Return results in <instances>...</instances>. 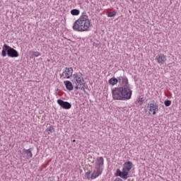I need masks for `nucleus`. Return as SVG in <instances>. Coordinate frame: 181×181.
Wrapping results in <instances>:
<instances>
[{
	"instance_id": "obj_1",
	"label": "nucleus",
	"mask_w": 181,
	"mask_h": 181,
	"mask_svg": "<svg viewBox=\"0 0 181 181\" xmlns=\"http://www.w3.org/2000/svg\"><path fill=\"white\" fill-rule=\"evenodd\" d=\"M118 83L122 86L119 88L112 89L113 100H119L120 101H128L132 97V90L129 86L128 78L126 76H119Z\"/></svg>"
},
{
	"instance_id": "obj_2",
	"label": "nucleus",
	"mask_w": 181,
	"mask_h": 181,
	"mask_svg": "<svg viewBox=\"0 0 181 181\" xmlns=\"http://www.w3.org/2000/svg\"><path fill=\"white\" fill-rule=\"evenodd\" d=\"M103 170H104V158L98 157L96 160H95V166L94 170L92 173L91 171H88L85 173V177L88 179V180H94V179H97L99 176L103 175Z\"/></svg>"
},
{
	"instance_id": "obj_3",
	"label": "nucleus",
	"mask_w": 181,
	"mask_h": 181,
	"mask_svg": "<svg viewBox=\"0 0 181 181\" xmlns=\"http://www.w3.org/2000/svg\"><path fill=\"white\" fill-rule=\"evenodd\" d=\"M90 19H88L87 13L83 12L79 18L74 23L72 29L75 32H87L90 29Z\"/></svg>"
},
{
	"instance_id": "obj_4",
	"label": "nucleus",
	"mask_w": 181,
	"mask_h": 181,
	"mask_svg": "<svg viewBox=\"0 0 181 181\" xmlns=\"http://www.w3.org/2000/svg\"><path fill=\"white\" fill-rule=\"evenodd\" d=\"M74 86H75V90H81L86 91V83H84V78H83V74L81 72L76 73L72 75L71 80Z\"/></svg>"
},
{
	"instance_id": "obj_5",
	"label": "nucleus",
	"mask_w": 181,
	"mask_h": 181,
	"mask_svg": "<svg viewBox=\"0 0 181 181\" xmlns=\"http://www.w3.org/2000/svg\"><path fill=\"white\" fill-rule=\"evenodd\" d=\"M133 166H134V164L132 163V162L131 161L125 162L123 164V168L122 171L119 169H117L115 173V176H119L124 180H127V179L129 177L128 175H129V171L131 170V169H132Z\"/></svg>"
},
{
	"instance_id": "obj_6",
	"label": "nucleus",
	"mask_w": 181,
	"mask_h": 181,
	"mask_svg": "<svg viewBox=\"0 0 181 181\" xmlns=\"http://www.w3.org/2000/svg\"><path fill=\"white\" fill-rule=\"evenodd\" d=\"M6 56L11 58L19 57V52L13 47H9V45L4 44L1 51V57H6Z\"/></svg>"
},
{
	"instance_id": "obj_7",
	"label": "nucleus",
	"mask_w": 181,
	"mask_h": 181,
	"mask_svg": "<svg viewBox=\"0 0 181 181\" xmlns=\"http://www.w3.org/2000/svg\"><path fill=\"white\" fill-rule=\"evenodd\" d=\"M57 104H59V105L64 110H70V108H71V103L66 102L62 99L57 100Z\"/></svg>"
},
{
	"instance_id": "obj_8",
	"label": "nucleus",
	"mask_w": 181,
	"mask_h": 181,
	"mask_svg": "<svg viewBox=\"0 0 181 181\" xmlns=\"http://www.w3.org/2000/svg\"><path fill=\"white\" fill-rule=\"evenodd\" d=\"M150 112H153V115H156L158 111H159V106L156 103H150L148 105Z\"/></svg>"
},
{
	"instance_id": "obj_9",
	"label": "nucleus",
	"mask_w": 181,
	"mask_h": 181,
	"mask_svg": "<svg viewBox=\"0 0 181 181\" xmlns=\"http://www.w3.org/2000/svg\"><path fill=\"white\" fill-rule=\"evenodd\" d=\"M62 76H64V78H70V77H73V68H65V71L62 73Z\"/></svg>"
},
{
	"instance_id": "obj_10",
	"label": "nucleus",
	"mask_w": 181,
	"mask_h": 181,
	"mask_svg": "<svg viewBox=\"0 0 181 181\" xmlns=\"http://www.w3.org/2000/svg\"><path fill=\"white\" fill-rule=\"evenodd\" d=\"M156 60L157 61V63L158 64H160L162 66V64H163L164 63L166 62V55L163 54H158L156 57Z\"/></svg>"
},
{
	"instance_id": "obj_11",
	"label": "nucleus",
	"mask_w": 181,
	"mask_h": 181,
	"mask_svg": "<svg viewBox=\"0 0 181 181\" xmlns=\"http://www.w3.org/2000/svg\"><path fill=\"white\" fill-rule=\"evenodd\" d=\"M22 152H23V156L25 159H30L33 156V154L32 153V148H29V149L24 148L23 149Z\"/></svg>"
},
{
	"instance_id": "obj_12",
	"label": "nucleus",
	"mask_w": 181,
	"mask_h": 181,
	"mask_svg": "<svg viewBox=\"0 0 181 181\" xmlns=\"http://www.w3.org/2000/svg\"><path fill=\"white\" fill-rule=\"evenodd\" d=\"M66 90H69V91H73V83L70 81H65L64 82Z\"/></svg>"
},
{
	"instance_id": "obj_13",
	"label": "nucleus",
	"mask_w": 181,
	"mask_h": 181,
	"mask_svg": "<svg viewBox=\"0 0 181 181\" xmlns=\"http://www.w3.org/2000/svg\"><path fill=\"white\" fill-rule=\"evenodd\" d=\"M108 83L110 86H115L116 84H118V78H111L110 79H109Z\"/></svg>"
},
{
	"instance_id": "obj_14",
	"label": "nucleus",
	"mask_w": 181,
	"mask_h": 181,
	"mask_svg": "<svg viewBox=\"0 0 181 181\" xmlns=\"http://www.w3.org/2000/svg\"><path fill=\"white\" fill-rule=\"evenodd\" d=\"M39 56H42V54L37 51H32L30 52V58L33 59L35 57H39Z\"/></svg>"
},
{
	"instance_id": "obj_15",
	"label": "nucleus",
	"mask_w": 181,
	"mask_h": 181,
	"mask_svg": "<svg viewBox=\"0 0 181 181\" xmlns=\"http://www.w3.org/2000/svg\"><path fill=\"white\" fill-rule=\"evenodd\" d=\"M136 105H142L144 104V98L139 97L135 101Z\"/></svg>"
},
{
	"instance_id": "obj_16",
	"label": "nucleus",
	"mask_w": 181,
	"mask_h": 181,
	"mask_svg": "<svg viewBox=\"0 0 181 181\" xmlns=\"http://www.w3.org/2000/svg\"><path fill=\"white\" fill-rule=\"evenodd\" d=\"M71 14L73 15V16H77L80 15V10L74 8L71 11Z\"/></svg>"
},
{
	"instance_id": "obj_17",
	"label": "nucleus",
	"mask_w": 181,
	"mask_h": 181,
	"mask_svg": "<svg viewBox=\"0 0 181 181\" xmlns=\"http://www.w3.org/2000/svg\"><path fill=\"white\" fill-rule=\"evenodd\" d=\"M47 132L49 135H50V134H53V132H54V127L53 126H49L47 128Z\"/></svg>"
},
{
	"instance_id": "obj_18",
	"label": "nucleus",
	"mask_w": 181,
	"mask_h": 181,
	"mask_svg": "<svg viewBox=\"0 0 181 181\" xmlns=\"http://www.w3.org/2000/svg\"><path fill=\"white\" fill-rule=\"evenodd\" d=\"M115 15H117V11H115L107 13L108 18H114V16H115Z\"/></svg>"
},
{
	"instance_id": "obj_19",
	"label": "nucleus",
	"mask_w": 181,
	"mask_h": 181,
	"mask_svg": "<svg viewBox=\"0 0 181 181\" xmlns=\"http://www.w3.org/2000/svg\"><path fill=\"white\" fill-rule=\"evenodd\" d=\"M164 105H165V107H170V105H172V101H170V100H166L164 101Z\"/></svg>"
},
{
	"instance_id": "obj_20",
	"label": "nucleus",
	"mask_w": 181,
	"mask_h": 181,
	"mask_svg": "<svg viewBox=\"0 0 181 181\" xmlns=\"http://www.w3.org/2000/svg\"><path fill=\"white\" fill-rule=\"evenodd\" d=\"M114 181H124V180H122V179L119 177H117Z\"/></svg>"
},
{
	"instance_id": "obj_21",
	"label": "nucleus",
	"mask_w": 181,
	"mask_h": 181,
	"mask_svg": "<svg viewBox=\"0 0 181 181\" xmlns=\"http://www.w3.org/2000/svg\"><path fill=\"white\" fill-rule=\"evenodd\" d=\"M73 142H76V140H74Z\"/></svg>"
}]
</instances>
